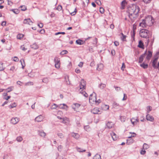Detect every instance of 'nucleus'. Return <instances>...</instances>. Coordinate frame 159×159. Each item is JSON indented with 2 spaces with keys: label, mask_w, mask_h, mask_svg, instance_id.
<instances>
[{
  "label": "nucleus",
  "mask_w": 159,
  "mask_h": 159,
  "mask_svg": "<svg viewBox=\"0 0 159 159\" xmlns=\"http://www.w3.org/2000/svg\"><path fill=\"white\" fill-rule=\"evenodd\" d=\"M20 48L22 50H23L24 51H25V50L27 49L26 48H25L24 45L21 46L20 47Z\"/></svg>",
  "instance_id": "13d9d810"
},
{
  "label": "nucleus",
  "mask_w": 159,
  "mask_h": 159,
  "mask_svg": "<svg viewBox=\"0 0 159 159\" xmlns=\"http://www.w3.org/2000/svg\"><path fill=\"white\" fill-rule=\"evenodd\" d=\"M106 126L108 129H111L114 126V124L112 122H108L106 124Z\"/></svg>",
  "instance_id": "6ab92c4d"
},
{
  "label": "nucleus",
  "mask_w": 159,
  "mask_h": 159,
  "mask_svg": "<svg viewBox=\"0 0 159 159\" xmlns=\"http://www.w3.org/2000/svg\"><path fill=\"white\" fill-rule=\"evenodd\" d=\"M59 108L61 109L67 110L68 107L67 105L63 103L62 104H60L59 105Z\"/></svg>",
  "instance_id": "4468645a"
},
{
  "label": "nucleus",
  "mask_w": 159,
  "mask_h": 159,
  "mask_svg": "<svg viewBox=\"0 0 159 159\" xmlns=\"http://www.w3.org/2000/svg\"><path fill=\"white\" fill-rule=\"evenodd\" d=\"M146 119L148 120L151 122H153L154 120L153 117L149 114H148L146 116Z\"/></svg>",
  "instance_id": "ddd939ff"
},
{
  "label": "nucleus",
  "mask_w": 159,
  "mask_h": 159,
  "mask_svg": "<svg viewBox=\"0 0 159 159\" xmlns=\"http://www.w3.org/2000/svg\"><path fill=\"white\" fill-rule=\"evenodd\" d=\"M138 47L141 48L143 49L144 48L143 43L141 40L139 41Z\"/></svg>",
  "instance_id": "b1692460"
},
{
  "label": "nucleus",
  "mask_w": 159,
  "mask_h": 159,
  "mask_svg": "<svg viewBox=\"0 0 159 159\" xmlns=\"http://www.w3.org/2000/svg\"><path fill=\"white\" fill-rule=\"evenodd\" d=\"M39 135L41 137L44 138L46 135V133L43 130L38 131Z\"/></svg>",
  "instance_id": "2eb2a0df"
},
{
  "label": "nucleus",
  "mask_w": 159,
  "mask_h": 159,
  "mask_svg": "<svg viewBox=\"0 0 159 159\" xmlns=\"http://www.w3.org/2000/svg\"><path fill=\"white\" fill-rule=\"evenodd\" d=\"M149 34V31L145 29L141 30L139 32L140 36V37L145 38H148V36Z\"/></svg>",
  "instance_id": "7ed1b4c3"
},
{
  "label": "nucleus",
  "mask_w": 159,
  "mask_h": 159,
  "mask_svg": "<svg viewBox=\"0 0 159 159\" xmlns=\"http://www.w3.org/2000/svg\"><path fill=\"white\" fill-rule=\"evenodd\" d=\"M139 26L143 28L146 27L147 26L146 24V22L144 20H143L142 21L139 23Z\"/></svg>",
  "instance_id": "dca6fc26"
},
{
  "label": "nucleus",
  "mask_w": 159,
  "mask_h": 159,
  "mask_svg": "<svg viewBox=\"0 0 159 159\" xmlns=\"http://www.w3.org/2000/svg\"><path fill=\"white\" fill-rule=\"evenodd\" d=\"M146 52L144 54H143L142 55H141L139 57V63H141L143 61L144 58L145 57V54L146 53Z\"/></svg>",
  "instance_id": "f3484780"
},
{
  "label": "nucleus",
  "mask_w": 159,
  "mask_h": 159,
  "mask_svg": "<svg viewBox=\"0 0 159 159\" xmlns=\"http://www.w3.org/2000/svg\"><path fill=\"white\" fill-rule=\"evenodd\" d=\"M152 52L150 51H148L147 56L146 57V59L148 60H149L150 59L152 56Z\"/></svg>",
  "instance_id": "4be33fe9"
},
{
  "label": "nucleus",
  "mask_w": 159,
  "mask_h": 159,
  "mask_svg": "<svg viewBox=\"0 0 159 159\" xmlns=\"http://www.w3.org/2000/svg\"><path fill=\"white\" fill-rule=\"evenodd\" d=\"M71 136L76 139H78L80 137V135L77 133H75L74 132L71 133Z\"/></svg>",
  "instance_id": "412c9836"
},
{
  "label": "nucleus",
  "mask_w": 159,
  "mask_h": 159,
  "mask_svg": "<svg viewBox=\"0 0 159 159\" xmlns=\"http://www.w3.org/2000/svg\"><path fill=\"white\" fill-rule=\"evenodd\" d=\"M28 76L30 77H33L34 76V74L33 72H31L28 74Z\"/></svg>",
  "instance_id": "bf43d9fd"
},
{
  "label": "nucleus",
  "mask_w": 159,
  "mask_h": 159,
  "mask_svg": "<svg viewBox=\"0 0 159 159\" xmlns=\"http://www.w3.org/2000/svg\"><path fill=\"white\" fill-rule=\"evenodd\" d=\"M134 141L133 139H130L127 140V143L129 144L131 143H133Z\"/></svg>",
  "instance_id": "09e8293b"
},
{
  "label": "nucleus",
  "mask_w": 159,
  "mask_h": 159,
  "mask_svg": "<svg viewBox=\"0 0 159 159\" xmlns=\"http://www.w3.org/2000/svg\"><path fill=\"white\" fill-rule=\"evenodd\" d=\"M76 149L77 151L79 152H85V151H86L85 150H83L80 148H79L78 147H76Z\"/></svg>",
  "instance_id": "f704fd0d"
},
{
  "label": "nucleus",
  "mask_w": 159,
  "mask_h": 159,
  "mask_svg": "<svg viewBox=\"0 0 159 159\" xmlns=\"http://www.w3.org/2000/svg\"><path fill=\"white\" fill-rule=\"evenodd\" d=\"M75 72L77 73H79L80 72V70L79 69L77 68L75 70Z\"/></svg>",
  "instance_id": "69168bd1"
},
{
  "label": "nucleus",
  "mask_w": 159,
  "mask_h": 159,
  "mask_svg": "<svg viewBox=\"0 0 159 159\" xmlns=\"http://www.w3.org/2000/svg\"><path fill=\"white\" fill-rule=\"evenodd\" d=\"M103 67L104 66L103 64L102 63H99L98 64L97 69L98 70L100 71L103 69Z\"/></svg>",
  "instance_id": "aec40b11"
},
{
  "label": "nucleus",
  "mask_w": 159,
  "mask_h": 159,
  "mask_svg": "<svg viewBox=\"0 0 159 159\" xmlns=\"http://www.w3.org/2000/svg\"><path fill=\"white\" fill-rule=\"evenodd\" d=\"M148 26H151L153 24L152 18L151 16H148L144 19Z\"/></svg>",
  "instance_id": "20e7f679"
},
{
  "label": "nucleus",
  "mask_w": 159,
  "mask_h": 159,
  "mask_svg": "<svg viewBox=\"0 0 159 159\" xmlns=\"http://www.w3.org/2000/svg\"><path fill=\"white\" fill-rule=\"evenodd\" d=\"M21 8V10L22 11H25L26 10V7L25 6H22L20 7Z\"/></svg>",
  "instance_id": "8fccbe9b"
},
{
  "label": "nucleus",
  "mask_w": 159,
  "mask_h": 159,
  "mask_svg": "<svg viewBox=\"0 0 159 159\" xmlns=\"http://www.w3.org/2000/svg\"><path fill=\"white\" fill-rule=\"evenodd\" d=\"M59 105H57L56 104L54 103L51 107V109H56L57 107H59Z\"/></svg>",
  "instance_id": "473e14b6"
},
{
  "label": "nucleus",
  "mask_w": 159,
  "mask_h": 159,
  "mask_svg": "<svg viewBox=\"0 0 159 159\" xmlns=\"http://www.w3.org/2000/svg\"><path fill=\"white\" fill-rule=\"evenodd\" d=\"M140 66L144 69H146L148 67V65L144 63L141 64Z\"/></svg>",
  "instance_id": "cd10ccee"
},
{
  "label": "nucleus",
  "mask_w": 159,
  "mask_h": 159,
  "mask_svg": "<svg viewBox=\"0 0 159 159\" xmlns=\"http://www.w3.org/2000/svg\"><path fill=\"white\" fill-rule=\"evenodd\" d=\"M62 9V7L61 5H59L57 8V9L59 11L61 10Z\"/></svg>",
  "instance_id": "e2e57ef3"
},
{
  "label": "nucleus",
  "mask_w": 159,
  "mask_h": 159,
  "mask_svg": "<svg viewBox=\"0 0 159 159\" xmlns=\"http://www.w3.org/2000/svg\"><path fill=\"white\" fill-rule=\"evenodd\" d=\"M102 107L103 110L106 111L109 109V107L108 105H103Z\"/></svg>",
  "instance_id": "393cba45"
},
{
  "label": "nucleus",
  "mask_w": 159,
  "mask_h": 159,
  "mask_svg": "<svg viewBox=\"0 0 159 159\" xmlns=\"http://www.w3.org/2000/svg\"><path fill=\"white\" fill-rule=\"evenodd\" d=\"M16 140L18 142H20L23 140V138L21 136H19L16 137Z\"/></svg>",
  "instance_id": "c756f323"
},
{
  "label": "nucleus",
  "mask_w": 159,
  "mask_h": 159,
  "mask_svg": "<svg viewBox=\"0 0 159 159\" xmlns=\"http://www.w3.org/2000/svg\"><path fill=\"white\" fill-rule=\"evenodd\" d=\"M23 23L24 24L32 25L33 23V22L30 18H28L25 19L24 20Z\"/></svg>",
  "instance_id": "1a4fd4ad"
},
{
  "label": "nucleus",
  "mask_w": 159,
  "mask_h": 159,
  "mask_svg": "<svg viewBox=\"0 0 159 159\" xmlns=\"http://www.w3.org/2000/svg\"><path fill=\"white\" fill-rule=\"evenodd\" d=\"M61 122L67 125L70 123V120L67 117H63L62 118V120L61 121Z\"/></svg>",
  "instance_id": "9d476101"
},
{
  "label": "nucleus",
  "mask_w": 159,
  "mask_h": 159,
  "mask_svg": "<svg viewBox=\"0 0 159 159\" xmlns=\"http://www.w3.org/2000/svg\"><path fill=\"white\" fill-rule=\"evenodd\" d=\"M129 134L131 135L130 136H129L128 137V138L129 139L131 138L132 137H135L136 135V133L134 132H129Z\"/></svg>",
  "instance_id": "c85d7f7f"
},
{
  "label": "nucleus",
  "mask_w": 159,
  "mask_h": 159,
  "mask_svg": "<svg viewBox=\"0 0 159 159\" xmlns=\"http://www.w3.org/2000/svg\"><path fill=\"white\" fill-rule=\"evenodd\" d=\"M19 121V118L17 117H13L11 119V123L14 125L16 124Z\"/></svg>",
  "instance_id": "6e6552de"
},
{
  "label": "nucleus",
  "mask_w": 159,
  "mask_h": 159,
  "mask_svg": "<svg viewBox=\"0 0 159 159\" xmlns=\"http://www.w3.org/2000/svg\"><path fill=\"white\" fill-rule=\"evenodd\" d=\"M76 11H77V10H76V9L75 8V10L73 12H72L70 13V14L71 15H75V14L76 12Z\"/></svg>",
  "instance_id": "0e129e2a"
},
{
  "label": "nucleus",
  "mask_w": 159,
  "mask_h": 159,
  "mask_svg": "<svg viewBox=\"0 0 159 159\" xmlns=\"http://www.w3.org/2000/svg\"><path fill=\"white\" fill-rule=\"evenodd\" d=\"M130 120L132 124L134 125L137 124V123L139 121V120L138 119L133 118L131 119Z\"/></svg>",
  "instance_id": "a211bd4d"
},
{
  "label": "nucleus",
  "mask_w": 159,
  "mask_h": 159,
  "mask_svg": "<svg viewBox=\"0 0 159 159\" xmlns=\"http://www.w3.org/2000/svg\"><path fill=\"white\" fill-rule=\"evenodd\" d=\"M20 61L21 62L22 66V68L24 69V67L25 66V64L24 60L23 59H22L20 60Z\"/></svg>",
  "instance_id": "2f4dec72"
},
{
  "label": "nucleus",
  "mask_w": 159,
  "mask_h": 159,
  "mask_svg": "<svg viewBox=\"0 0 159 159\" xmlns=\"http://www.w3.org/2000/svg\"><path fill=\"white\" fill-rule=\"evenodd\" d=\"M62 148V146L61 145H59L58 147V150L59 151H61Z\"/></svg>",
  "instance_id": "774afa93"
},
{
  "label": "nucleus",
  "mask_w": 159,
  "mask_h": 159,
  "mask_svg": "<svg viewBox=\"0 0 159 159\" xmlns=\"http://www.w3.org/2000/svg\"><path fill=\"white\" fill-rule=\"evenodd\" d=\"M57 135L61 139H63L64 138V135L62 133H58L57 134Z\"/></svg>",
  "instance_id": "c9c22d12"
},
{
  "label": "nucleus",
  "mask_w": 159,
  "mask_h": 159,
  "mask_svg": "<svg viewBox=\"0 0 159 159\" xmlns=\"http://www.w3.org/2000/svg\"><path fill=\"white\" fill-rule=\"evenodd\" d=\"M139 11V7L136 5L128 7V16L132 22H133L138 17Z\"/></svg>",
  "instance_id": "f257e3e1"
},
{
  "label": "nucleus",
  "mask_w": 159,
  "mask_h": 159,
  "mask_svg": "<svg viewBox=\"0 0 159 159\" xmlns=\"http://www.w3.org/2000/svg\"><path fill=\"white\" fill-rule=\"evenodd\" d=\"M147 113L148 114L152 110V107L150 106H148L147 107Z\"/></svg>",
  "instance_id": "49530a36"
},
{
  "label": "nucleus",
  "mask_w": 159,
  "mask_h": 159,
  "mask_svg": "<svg viewBox=\"0 0 159 159\" xmlns=\"http://www.w3.org/2000/svg\"><path fill=\"white\" fill-rule=\"evenodd\" d=\"M99 11L101 13H103L104 12V9L103 7H100Z\"/></svg>",
  "instance_id": "6e6d98bb"
},
{
  "label": "nucleus",
  "mask_w": 159,
  "mask_h": 159,
  "mask_svg": "<svg viewBox=\"0 0 159 159\" xmlns=\"http://www.w3.org/2000/svg\"><path fill=\"white\" fill-rule=\"evenodd\" d=\"M55 67L57 69L60 68V64H55Z\"/></svg>",
  "instance_id": "4d7b16f0"
},
{
  "label": "nucleus",
  "mask_w": 159,
  "mask_h": 159,
  "mask_svg": "<svg viewBox=\"0 0 159 159\" xmlns=\"http://www.w3.org/2000/svg\"><path fill=\"white\" fill-rule=\"evenodd\" d=\"M44 118L43 116L40 115L37 116L35 119V120L37 122H40L43 120Z\"/></svg>",
  "instance_id": "9b49d317"
},
{
  "label": "nucleus",
  "mask_w": 159,
  "mask_h": 159,
  "mask_svg": "<svg viewBox=\"0 0 159 159\" xmlns=\"http://www.w3.org/2000/svg\"><path fill=\"white\" fill-rule=\"evenodd\" d=\"M96 95L95 93H93L91 94L89 97V102L92 104L94 103L96 101Z\"/></svg>",
  "instance_id": "39448f33"
},
{
  "label": "nucleus",
  "mask_w": 159,
  "mask_h": 159,
  "mask_svg": "<svg viewBox=\"0 0 159 159\" xmlns=\"http://www.w3.org/2000/svg\"><path fill=\"white\" fill-rule=\"evenodd\" d=\"M13 89V87L11 86L10 87L6 89H5V90L7 91V92H9L12 91Z\"/></svg>",
  "instance_id": "4c0bfd02"
},
{
  "label": "nucleus",
  "mask_w": 159,
  "mask_h": 159,
  "mask_svg": "<svg viewBox=\"0 0 159 159\" xmlns=\"http://www.w3.org/2000/svg\"><path fill=\"white\" fill-rule=\"evenodd\" d=\"M80 106V104L77 103H75L72 105V107L74 111H79V108Z\"/></svg>",
  "instance_id": "0eeeda50"
},
{
  "label": "nucleus",
  "mask_w": 159,
  "mask_h": 159,
  "mask_svg": "<svg viewBox=\"0 0 159 159\" xmlns=\"http://www.w3.org/2000/svg\"><path fill=\"white\" fill-rule=\"evenodd\" d=\"M119 106V104L117 103L114 102L113 104V107L114 108H117Z\"/></svg>",
  "instance_id": "864d4df0"
},
{
  "label": "nucleus",
  "mask_w": 159,
  "mask_h": 159,
  "mask_svg": "<svg viewBox=\"0 0 159 159\" xmlns=\"http://www.w3.org/2000/svg\"><path fill=\"white\" fill-rule=\"evenodd\" d=\"M34 84V83L32 82H28L26 83L25 84V86H31L33 85Z\"/></svg>",
  "instance_id": "79ce46f5"
},
{
  "label": "nucleus",
  "mask_w": 159,
  "mask_h": 159,
  "mask_svg": "<svg viewBox=\"0 0 159 159\" xmlns=\"http://www.w3.org/2000/svg\"><path fill=\"white\" fill-rule=\"evenodd\" d=\"M16 104L15 102H14L12 104L9 105L8 106V107L10 109H11L14 107H16Z\"/></svg>",
  "instance_id": "bb28decb"
},
{
  "label": "nucleus",
  "mask_w": 159,
  "mask_h": 159,
  "mask_svg": "<svg viewBox=\"0 0 159 159\" xmlns=\"http://www.w3.org/2000/svg\"><path fill=\"white\" fill-rule=\"evenodd\" d=\"M11 98V96H8L5 97H3V99L7 100Z\"/></svg>",
  "instance_id": "052dcab7"
},
{
  "label": "nucleus",
  "mask_w": 159,
  "mask_h": 159,
  "mask_svg": "<svg viewBox=\"0 0 159 159\" xmlns=\"http://www.w3.org/2000/svg\"><path fill=\"white\" fill-rule=\"evenodd\" d=\"M86 86V82L84 80H82L80 83V89L79 90L80 93L82 94L85 97H87L88 96V94L85 91H83L84 89H85Z\"/></svg>",
  "instance_id": "f03ea898"
},
{
  "label": "nucleus",
  "mask_w": 159,
  "mask_h": 159,
  "mask_svg": "<svg viewBox=\"0 0 159 159\" xmlns=\"http://www.w3.org/2000/svg\"><path fill=\"white\" fill-rule=\"evenodd\" d=\"M99 87L100 89H103L106 87V84H101L99 85Z\"/></svg>",
  "instance_id": "a19ab883"
},
{
  "label": "nucleus",
  "mask_w": 159,
  "mask_h": 159,
  "mask_svg": "<svg viewBox=\"0 0 159 159\" xmlns=\"http://www.w3.org/2000/svg\"><path fill=\"white\" fill-rule=\"evenodd\" d=\"M76 43L77 44H79V45H81L82 43V41L80 39L77 40L76 41Z\"/></svg>",
  "instance_id": "de8ad7c7"
},
{
  "label": "nucleus",
  "mask_w": 159,
  "mask_h": 159,
  "mask_svg": "<svg viewBox=\"0 0 159 159\" xmlns=\"http://www.w3.org/2000/svg\"><path fill=\"white\" fill-rule=\"evenodd\" d=\"M158 59V57H155L154 59L152 60V61H151V62H152V66L155 69H157L158 68L157 65L156 64L157 61V60Z\"/></svg>",
  "instance_id": "423d86ee"
},
{
  "label": "nucleus",
  "mask_w": 159,
  "mask_h": 159,
  "mask_svg": "<svg viewBox=\"0 0 159 159\" xmlns=\"http://www.w3.org/2000/svg\"><path fill=\"white\" fill-rule=\"evenodd\" d=\"M114 87L115 88V90L117 91H120L121 89V88L119 87L114 86Z\"/></svg>",
  "instance_id": "3c124183"
},
{
  "label": "nucleus",
  "mask_w": 159,
  "mask_h": 159,
  "mask_svg": "<svg viewBox=\"0 0 159 159\" xmlns=\"http://www.w3.org/2000/svg\"><path fill=\"white\" fill-rule=\"evenodd\" d=\"M125 68V63H123L122 64V66L121 67V69L122 70H124V69Z\"/></svg>",
  "instance_id": "680f3d73"
},
{
  "label": "nucleus",
  "mask_w": 159,
  "mask_h": 159,
  "mask_svg": "<svg viewBox=\"0 0 159 159\" xmlns=\"http://www.w3.org/2000/svg\"><path fill=\"white\" fill-rule=\"evenodd\" d=\"M4 68L3 67L2 63H0V71L3 70Z\"/></svg>",
  "instance_id": "5fc2aeb1"
},
{
  "label": "nucleus",
  "mask_w": 159,
  "mask_h": 159,
  "mask_svg": "<svg viewBox=\"0 0 159 159\" xmlns=\"http://www.w3.org/2000/svg\"><path fill=\"white\" fill-rule=\"evenodd\" d=\"M11 10L16 14H18L19 12V11L16 9H12Z\"/></svg>",
  "instance_id": "37998d69"
},
{
  "label": "nucleus",
  "mask_w": 159,
  "mask_h": 159,
  "mask_svg": "<svg viewBox=\"0 0 159 159\" xmlns=\"http://www.w3.org/2000/svg\"><path fill=\"white\" fill-rule=\"evenodd\" d=\"M43 82L44 83H47L48 82V79L47 78H44L43 79Z\"/></svg>",
  "instance_id": "603ef678"
},
{
  "label": "nucleus",
  "mask_w": 159,
  "mask_h": 159,
  "mask_svg": "<svg viewBox=\"0 0 159 159\" xmlns=\"http://www.w3.org/2000/svg\"><path fill=\"white\" fill-rule=\"evenodd\" d=\"M111 135L113 140H116L117 139L118 137L114 133L112 132L111 134Z\"/></svg>",
  "instance_id": "5701e85b"
},
{
  "label": "nucleus",
  "mask_w": 159,
  "mask_h": 159,
  "mask_svg": "<svg viewBox=\"0 0 159 159\" xmlns=\"http://www.w3.org/2000/svg\"><path fill=\"white\" fill-rule=\"evenodd\" d=\"M93 159H101L100 155L98 154H96L93 157Z\"/></svg>",
  "instance_id": "72a5a7b5"
},
{
  "label": "nucleus",
  "mask_w": 159,
  "mask_h": 159,
  "mask_svg": "<svg viewBox=\"0 0 159 159\" xmlns=\"http://www.w3.org/2000/svg\"><path fill=\"white\" fill-rule=\"evenodd\" d=\"M55 64H60V60L59 58L57 57H55L54 58Z\"/></svg>",
  "instance_id": "7c9ffc66"
},
{
  "label": "nucleus",
  "mask_w": 159,
  "mask_h": 159,
  "mask_svg": "<svg viewBox=\"0 0 159 159\" xmlns=\"http://www.w3.org/2000/svg\"><path fill=\"white\" fill-rule=\"evenodd\" d=\"M31 47L32 48L34 49H37L39 48V46L36 43L33 44L32 45H31Z\"/></svg>",
  "instance_id": "a878e982"
},
{
  "label": "nucleus",
  "mask_w": 159,
  "mask_h": 159,
  "mask_svg": "<svg viewBox=\"0 0 159 159\" xmlns=\"http://www.w3.org/2000/svg\"><path fill=\"white\" fill-rule=\"evenodd\" d=\"M24 37V35L22 34H18L17 36V38L18 39H20Z\"/></svg>",
  "instance_id": "ea45409f"
},
{
  "label": "nucleus",
  "mask_w": 159,
  "mask_h": 159,
  "mask_svg": "<svg viewBox=\"0 0 159 159\" xmlns=\"http://www.w3.org/2000/svg\"><path fill=\"white\" fill-rule=\"evenodd\" d=\"M68 53V51L67 50H64L62 51L60 53V54L61 55H63L64 54H66Z\"/></svg>",
  "instance_id": "a18cd8bd"
},
{
  "label": "nucleus",
  "mask_w": 159,
  "mask_h": 159,
  "mask_svg": "<svg viewBox=\"0 0 159 159\" xmlns=\"http://www.w3.org/2000/svg\"><path fill=\"white\" fill-rule=\"evenodd\" d=\"M91 112L94 114H98L100 113V112L99 108L97 107L95 108L92 110Z\"/></svg>",
  "instance_id": "f8f14e48"
},
{
  "label": "nucleus",
  "mask_w": 159,
  "mask_h": 159,
  "mask_svg": "<svg viewBox=\"0 0 159 159\" xmlns=\"http://www.w3.org/2000/svg\"><path fill=\"white\" fill-rule=\"evenodd\" d=\"M84 129L87 131H89L90 130V128L89 125H86L84 127Z\"/></svg>",
  "instance_id": "e433bc0d"
},
{
  "label": "nucleus",
  "mask_w": 159,
  "mask_h": 159,
  "mask_svg": "<svg viewBox=\"0 0 159 159\" xmlns=\"http://www.w3.org/2000/svg\"><path fill=\"white\" fill-rule=\"evenodd\" d=\"M120 119L121 121L124 122L125 120V117L124 116H121L120 117Z\"/></svg>",
  "instance_id": "338daca9"
},
{
  "label": "nucleus",
  "mask_w": 159,
  "mask_h": 159,
  "mask_svg": "<svg viewBox=\"0 0 159 159\" xmlns=\"http://www.w3.org/2000/svg\"><path fill=\"white\" fill-rule=\"evenodd\" d=\"M121 34L122 35V36L121 37V39L123 41H125V39L126 38V36L124 35L122 33H121Z\"/></svg>",
  "instance_id": "c03bdc74"
},
{
  "label": "nucleus",
  "mask_w": 159,
  "mask_h": 159,
  "mask_svg": "<svg viewBox=\"0 0 159 159\" xmlns=\"http://www.w3.org/2000/svg\"><path fill=\"white\" fill-rule=\"evenodd\" d=\"M149 148V146L146 143H144L143 146V148L145 150L148 149Z\"/></svg>",
  "instance_id": "58836bf2"
}]
</instances>
